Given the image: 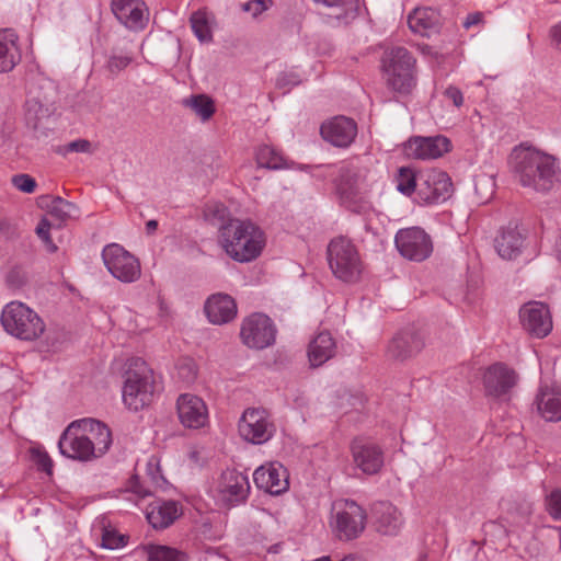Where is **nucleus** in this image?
I'll return each mask as SVG.
<instances>
[{"label":"nucleus","instance_id":"49530a36","mask_svg":"<svg viewBox=\"0 0 561 561\" xmlns=\"http://www.w3.org/2000/svg\"><path fill=\"white\" fill-rule=\"evenodd\" d=\"M31 458L39 470L46 472L47 474H51L53 461L45 450L41 448H32Z\"/></svg>","mask_w":561,"mask_h":561},{"label":"nucleus","instance_id":"680f3d73","mask_svg":"<svg viewBox=\"0 0 561 561\" xmlns=\"http://www.w3.org/2000/svg\"><path fill=\"white\" fill-rule=\"evenodd\" d=\"M280 550H282V543H279V542L272 545L267 548V552L273 553V554L279 553Z\"/></svg>","mask_w":561,"mask_h":561},{"label":"nucleus","instance_id":"20e7f679","mask_svg":"<svg viewBox=\"0 0 561 561\" xmlns=\"http://www.w3.org/2000/svg\"><path fill=\"white\" fill-rule=\"evenodd\" d=\"M416 60L404 47H392L383 53L381 68L388 88L407 95L416 84Z\"/></svg>","mask_w":561,"mask_h":561},{"label":"nucleus","instance_id":"473e14b6","mask_svg":"<svg viewBox=\"0 0 561 561\" xmlns=\"http://www.w3.org/2000/svg\"><path fill=\"white\" fill-rule=\"evenodd\" d=\"M18 36L13 30L0 31V72L11 71L21 59L16 44Z\"/></svg>","mask_w":561,"mask_h":561},{"label":"nucleus","instance_id":"72a5a7b5","mask_svg":"<svg viewBox=\"0 0 561 561\" xmlns=\"http://www.w3.org/2000/svg\"><path fill=\"white\" fill-rule=\"evenodd\" d=\"M179 505L174 501L157 502L147 512L149 524L156 529L169 527L179 517Z\"/></svg>","mask_w":561,"mask_h":561},{"label":"nucleus","instance_id":"5701e85b","mask_svg":"<svg viewBox=\"0 0 561 561\" xmlns=\"http://www.w3.org/2000/svg\"><path fill=\"white\" fill-rule=\"evenodd\" d=\"M423 336L413 329H407L398 332L389 342L387 354L394 360L403 362L417 353L424 347Z\"/></svg>","mask_w":561,"mask_h":561},{"label":"nucleus","instance_id":"774afa93","mask_svg":"<svg viewBox=\"0 0 561 561\" xmlns=\"http://www.w3.org/2000/svg\"><path fill=\"white\" fill-rule=\"evenodd\" d=\"M316 561H331L329 557H322L320 559H317Z\"/></svg>","mask_w":561,"mask_h":561},{"label":"nucleus","instance_id":"4c0bfd02","mask_svg":"<svg viewBox=\"0 0 561 561\" xmlns=\"http://www.w3.org/2000/svg\"><path fill=\"white\" fill-rule=\"evenodd\" d=\"M46 208L48 214L59 221L73 218L79 214V209L76 204L68 202L59 196L48 197Z\"/></svg>","mask_w":561,"mask_h":561},{"label":"nucleus","instance_id":"6e6d98bb","mask_svg":"<svg viewBox=\"0 0 561 561\" xmlns=\"http://www.w3.org/2000/svg\"><path fill=\"white\" fill-rule=\"evenodd\" d=\"M205 215L206 217L213 215L215 218L224 220L227 215V208L222 204H216L214 206H209Z\"/></svg>","mask_w":561,"mask_h":561},{"label":"nucleus","instance_id":"b1692460","mask_svg":"<svg viewBox=\"0 0 561 561\" xmlns=\"http://www.w3.org/2000/svg\"><path fill=\"white\" fill-rule=\"evenodd\" d=\"M180 422L188 428L203 427L208 420L205 402L197 396L181 394L176 403Z\"/></svg>","mask_w":561,"mask_h":561},{"label":"nucleus","instance_id":"f257e3e1","mask_svg":"<svg viewBox=\"0 0 561 561\" xmlns=\"http://www.w3.org/2000/svg\"><path fill=\"white\" fill-rule=\"evenodd\" d=\"M510 164L523 186L538 192L552 188L559 170L556 157L524 145L513 149Z\"/></svg>","mask_w":561,"mask_h":561},{"label":"nucleus","instance_id":"4d7b16f0","mask_svg":"<svg viewBox=\"0 0 561 561\" xmlns=\"http://www.w3.org/2000/svg\"><path fill=\"white\" fill-rule=\"evenodd\" d=\"M549 34L552 45L561 51V22L551 26Z\"/></svg>","mask_w":561,"mask_h":561},{"label":"nucleus","instance_id":"ea45409f","mask_svg":"<svg viewBox=\"0 0 561 561\" xmlns=\"http://www.w3.org/2000/svg\"><path fill=\"white\" fill-rule=\"evenodd\" d=\"M186 105L190 106L203 121L209 119L215 112L214 102L205 94L192 96L186 101Z\"/></svg>","mask_w":561,"mask_h":561},{"label":"nucleus","instance_id":"9b49d317","mask_svg":"<svg viewBox=\"0 0 561 561\" xmlns=\"http://www.w3.org/2000/svg\"><path fill=\"white\" fill-rule=\"evenodd\" d=\"M394 244L399 253L410 261L422 262L433 252L431 237L420 227L400 229L396 233Z\"/></svg>","mask_w":561,"mask_h":561},{"label":"nucleus","instance_id":"ddd939ff","mask_svg":"<svg viewBox=\"0 0 561 561\" xmlns=\"http://www.w3.org/2000/svg\"><path fill=\"white\" fill-rule=\"evenodd\" d=\"M453 183L448 174L437 169H427L419 173L420 204L445 202L451 194Z\"/></svg>","mask_w":561,"mask_h":561},{"label":"nucleus","instance_id":"a878e982","mask_svg":"<svg viewBox=\"0 0 561 561\" xmlns=\"http://www.w3.org/2000/svg\"><path fill=\"white\" fill-rule=\"evenodd\" d=\"M525 247V236L517 224L503 227L494 239V248L503 260H515Z\"/></svg>","mask_w":561,"mask_h":561},{"label":"nucleus","instance_id":"0e129e2a","mask_svg":"<svg viewBox=\"0 0 561 561\" xmlns=\"http://www.w3.org/2000/svg\"><path fill=\"white\" fill-rule=\"evenodd\" d=\"M531 513H533V507L530 504H526L525 507H523V510H522V514L525 517H528L529 515H531Z\"/></svg>","mask_w":561,"mask_h":561},{"label":"nucleus","instance_id":"c756f323","mask_svg":"<svg viewBox=\"0 0 561 561\" xmlns=\"http://www.w3.org/2000/svg\"><path fill=\"white\" fill-rule=\"evenodd\" d=\"M80 422L82 433L91 442L90 446L93 447L94 457L103 456L112 445L110 428L104 423L94 419H82Z\"/></svg>","mask_w":561,"mask_h":561},{"label":"nucleus","instance_id":"e2e57ef3","mask_svg":"<svg viewBox=\"0 0 561 561\" xmlns=\"http://www.w3.org/2000/svg\"><path fill=\"white\" fill-rule=\"evenodd\" d=\"M133 491H134L135 493H137L138 495L142 496V497H144V496L149 495V492H147L146 490H144V489H142L140 485H138V484H136V485H134V486H133Z\"/></svg>","mask_w":561,"mask_h":561},{"label":"nucleus","instance_id":"79ce46f5","mask_svg":"<svg viewBox=\"0 0 561 561\" xmlns=\"http://www.w3.org/2000/svg\"><path fill=\"white\" fill-rule=\"evenodd\" d=\"M178 377L186 385L193 383L197 378V366L194 359L182 357L176 363Z\"/></svg>","mask_w":561,"mask_h":561},{"label":"nucleus","instance_id":"13d9d810","mask_svg":"<svg viewBox=\"0 0 561 561\" xmlns=\"http://www.w3.org/2000/svg\"><path fill=\"white\" fill-rule=\"evenodd\" d=\"M483 19V15L481 12H474L467 15L466 20L463 21L462 25L465 28H470L472 25L479 24Z\"/></svg>","mask_w":561,"mask_h":561},{"label":"nucleus","instance_id":"4468645a","mask_svg":"<svg viewBox=\"0 0 561 561\" xmlns=\"http://www.w3.org/2000/svg\"><path fill=\"white\" fill-rule=\"evenodd\" d=\"M240 436L252 444H263L274 434V424L264 409H247L238 424Z\"/></svg>","mask_w":561,"mask_h":561},{"label":"nucleus","instance_id":"1a4fd4ad","mask_svg":"<svg viewBox=\"0 0 561 561\" xmlns=\"http://www.w3.org/2000/svg\"><path fill=\"white\" fill-rule=\"evenodd\" d=\"M56 100L57 89L54 82L42 80L36 87H33L25 104L27 123L33 128H38L43 119L55 114L57 110Z\"/></svg>","mask_w":561,"mask_h":561},{"label":"nucleus","instance_id":"864d4df0","mask_svg":"<svg viewBox=\"0 0 561 561\" xmlns=\"http://www.w3.org/2000/svg\"><path fill=\"white\" fill-rule=\"evenodd\" d=\"M91 142L87 139H77L66 146V152H90Z\"/></svg>","mask_w":561,"mask_h":561},{"label":"nucleus","instance_id":"cd10ccee","mask_svg":"<svg viewBox=\"0 0 561 561\" xmlns=\"http://www.w3.org/2000/svg\"><path fill=\"white\" fill-rule=\"evenodd\" d=\"M376 530L382 535H397L402 526L398 508L389 502H377L371 507Z\"/></svg>","mask_w":561,"mask_h":561},{"label":"nucleus","instance_id":"c9c22d12","mask_svg":"<svg viewBox=\"0 0 561 561\" xmlns=\"http://www.w3.org/2000/svg\"><path fill=\"white\" fill-rule=\"evenodd\" d=\"M396 188L405 196L415 194L417 202L419 195V173H415L411 168L401 167L394 178Z\"/></svg>","mask_w":561,"mask_h":561},{"label":"nucleus","instance_id":"8fccbe9b","mask_svg":"<svg viewBox=\"0 0 561 561\" xmlns=\"http://www.w3.org/2000/svg\"><path fill=\"white\" fill-rule=\"evenodd\" d=\"M300 83L299 77L294 72H282L276 79V87L287 93L293 87Z\"/></svg>","mask_w":561,"mask_h":561},{"label":"nucleus","instance_id":"f03ea898","mask_svg":"<svg viewBox=\"0 0 561 561\" xmlns=\"http://www.w3.org/2000/svg\"><path fill=\"white\" fill-rule=\"evenodd\" d=\"M371 183L370 172L359 159L343 161L336 165L333 178L334 194L345 209L356 214L367 213L370 209L368 195Z\"/></svg>","mask_w":561,"mask_h":561},{"label":"nucleus","instance_id":"338daca9","mask_svg":"<svg viewBox=\"0 0 561 561\" xmlns=\"http://www.w3.org/2000/svg\"><path fill=\"white\" fill-rule=\"evenodd\" d=\"M556 253L559 260H561V239L556 244Z\"/></svg>","mask_w":561,"mask_h":561},{"label":"nucleus","instance_id":"a18cd8bd","mask_svg":"<svg viewBox=\"0 0 561 561\" xmlns=\"http://www.w3.org/2000/svg\"><path fill=\"white\" fill-rule=\"evenodd\" d=\"M131 62V56L123 51H113L107 60V69L112 73H117L125 69Z\"/></svg>","mask_w":561,"mask_h":561},{"label":"nucleus","instance_id":"603ef678","mask_svg":"<svg viewBox=\"0 0 561 561\" xmlns=\"http://www.w3.org/2000/svg\"><path fill=\"white\" fill-rule=\"evenodd\" d=\"M271 0H249L242 4L245 12H251L253 16L259 15L268 8Z\"/></svg>","mask_w":561,"mask_h":561},{"label":"nucleus","instance_id":"423d86ee","mask_svg":"<svg viewBox=\"0 0 561 561\" xmlns=\"http://www.w3.org/2000/svg\"><path fill=\"white\" fill-rule=\"evenodd\" d=\"M1 323L9 334L24 341H33L45 331L39 316L20 301H11L4 307Z\"/></svg>","mask_w":561,"mask_h":561},{"label":"nucleus","instance_id":"393cba45","mask_svg":"<svg viewBox=\"0 0 561 561\" xmlns=\"http://www.w3.org/2000/svg\"><path fill=\"white\" fill-rule=\"evenodd\" d=\"M255 485L274 495H278L288 488L286 469L278 462L261 466L253 472Z\"/></svg>","mask_w":561,"mask_h":561},{"label":"nucleus","instance_id":"58836bf2","mask_svg":"<svg viewBox=\"0 0 561 561\" xmlns=\"http://www.w3.org/2000/svg\"><path fill=\"white\" fill-rule=\"evenodd\" d=\"M148 561H187L185 552L168 546H150Z\"/></svg>","mask_w":561,"mask_h":561},{"label":"nucleus","instance_id":"f3484780","mask_svg":"<svg viewBox=\"0 0 561 561\" xmlns=\"http://www.w3.org/2000/svg\"><path fill=\"white\" fill-rule=\"evenodd\" d=\"M450 150V141L447 137L438 135L432 137L415 136L404 145V153L409 158L431 160L442 157Z\"/></svg>","mask_w":561,"mask_h":561},{"label":"nucleus","instance_id":"09e8293b","mask_svg":"<svg viewBox=\"0 0 561 561\" xmlns=\"http://www.w3.org/2000/svg\"><path fill=\"white\" fill-rule=\"evenodd\" d=\"M50 222L48 221V219L46 218H43L37 227H36V234L38 236V238L46 244V247L48 248V250L50 252H54L56 251V245L53 243V240L50 238V234H49V231H50Z\"/></svg>","mask_w":561,"mask_h":561},{"label":"nucleus","instance_id":"2f4dec72","mask_svg":"<svg viewBox=\"0 0 561 561\" xmlns=\"http://www.w3.org/2000/svg\"><path fill=\"white\" fill-rule=\"evenodd\" d=\"M336 353V343L332 335L324 331L320 332L313 340L310 341L308 346V358L310 366L316 368L320 367Z\"/></svg>","mask_w":561,"mask_h":561},{"label":"nucleus","instance_id":"a211bd4d","mask_svg":"<svg viewBox=\"0 0 561 561\" xmlns=\"http://www.w3.org/2000/svg\"><path fill=\"white\" fill-rule=\"evenodd\" d=\"M517 381L516 371L503 363L493 364L483 374L485 393L495 398L508 394Z\"/></svg>","mask_w":561,"mask_h":561},{"label":"nucleus","instance_id":"0eeeda50","mask_svg":"<svg viewBox=\"0 0 561 561\" xmlns=\"http://www.w3.org/2000/svg\"><path fill=\"white\" fill-rule=\"evenodd\" d=\"M366 512L356 502L340 500L332 506V526L341 540H353L365 529Z\"/></svg>","mask_w":561,"mask_h":561},{"label":"nucleus","instance_id":"7c9ffc66","mask_svg":"<svg viewBox=\"0 0 561 561\" xmlns=\"http://www.w3.org/2000/svg\"><path fill=\"white\" fill-rule=\"evenodd\" d=\"M538 413L548 422L561 421V389L542 386L536 397Z\"/></svg>","mask_w":561,"mask_h":561},{"label":"nucleus","instance_id":"f8f14e48","mask_svg":"<svg viewBox=\"0 0 561 561\" xmlns=\"http://www.w3.org/2000/svg\"><path fill=\"white\" fill-rule=\"evenodd\" d=\"M102 259L108 272L117 280H137L140 276L138 259L117 243L104 247Z\"/></svg>","mask_w":561,"mask_h":561},{"label":"nucleus","instance_id":"412c9836","mask_svg":"<svg viewBox=\"0 0 561 561\" xmlns=\"http://www.w3.org/2000/svg\"><path fill=\"white\" fill-rule=\"evenodd\" d=\"M115 18L127 28L142 30L148 22V9L142 0H112Z\"/></svg>","mask_w":561,"mask_h":561},{"label":"nucleus","instance_id":"4be33fe9","mask_svg":"<svg viewBox=\"0 0 561 561\" xmlns=\"http://www.w3.org/2000/svg\"><path fill=\"white\" fill-rule=\"evenodd\" d=\"M322 138L339 148L348 147L357 135L356 123L345 116H337L323 123L320 128Z\"/></svg>","mask_w":561,"mask_h":561},{"label":"nucleus","instance_id":"69168bd1","mask_svg":"<svg viewBox=\"0 0 561 561\" xmlns=\"http://www.w3.org/2000/svg\"><path fill=\"white\" fill-rule=\"evenodd\" d=\"M151 461L149 462V474L151 476V480L156 483V484H159V480H158V477L156 473H153V471L151 470Z\"/></svg>","mask_w":561,"mask_h":561},{"label":"nucleus","instance_id":"5fc2aeb1","mask_svg":"<svg viewBox=\"0 0 561 561\" xmlns=\"http://www.w3.org/2000/svg\"><path fill=\"white\" fill-rule=\"evenodd\" d=\"M444 95L446 99L450 100L453 104L457 107L461 106L463 103V96L461 91L456 87H448L444 91Z\"/></svg>","mask_w":561,"mask_h":561},{"label":"nucleus","instance_id":"f704fd0d","mask_svg":"<svg viewBox=\"0 0 561 561\" xmlns=\"http://www.w3.org/2000/svg\"><path fill=\"white\" fill-rule=\"evenodd\" d=\"M256 162L259 167L271 170L288 168V162L284 156L268 145H262L259 147L256 151Z\"/></svg>","mask_w":561,"mask_h":561},{"label":"nucleus","instance_id":"a19ab883","mask_svg":"<svg viewBox=\"0 0 561 561\" xmlns=\"http://www.w3.org/2000/svg\"><path fill=\"white\" fill-rule=\"evenodd\" d=\"M316 4L334 9L337 13L334 18L337 21H346L350 15L353 16V3L348 0H312Z\"/></svg>","mask_w":561,"mask_h":561},{"label":"nucleus","instance_id":"9d476101","mask_svg":"<svg viewBox=\"0 0 561 561\" xmlns=\"http://www.w3.org/2000/svg\"><path fill=\"white\" fill-rule=\"evenodd\" d=\"M276 329L264 313L254 312L242 320L240 337L242 343L255 350H263L275 342Z\"/></svg>","mask_w":561,"mask_h":561},{"label":"nucleus","instance_id":"c85d7f7f","mask_svg":"<svg viewBox=\"0 0 561 561\" xmlns=\"http://www.w3.org/2000/svg\"><path fill=\"white\" fill-rule=\"evenodd\" d=\"M408 24L413 33L431 37L439 33L442 18L436 9L417 8L409 14Z\"/></svg>","mask_w":561,"mask_h":561},{"label":"nucleus","instance_id":"c03bdc74","mask_svg":"<svg viewBox=\"0 0 561 561\" xmlns=\"http://www.w3.org/2000/svg\"><path fill=\"white\" fill-rule=\"evenodd\" d=\"M546 510L554 520H561V488L546 495Z\"/></svg>","mask_w":561,"mask_h":561},{"label":"nucleus","instance_id":"2eb2a0df","mask_svg":"<svg viewBox=\"0 0 561 561\" xmlns=\"http://www.w3.org/2000/svg\"><path fill=\"white\" fill-rule=\"evenodd\" d=\"M80 426H82L80 420L68 425L59 438L58 447L60 453L70 459L89 461L95 458L93 447L90 446L91 442L84 436Z\"/></svg>","mask_w":561,"mask_h":561},{"label":"nucleus","instance_id":"7ed1b4c3","mask_svg":"<svg viewBox=\"0 0 561 561\" xmlns=\"http://www.w3.org/2000/svg\"><path fill=\"white\" fill-rule=\"evenodd\" d=\"M263 230L251 220L229 219L219 228V243L227 255L240 263L254 261L265 247Z\"/></svg>","mask_w":561,"mask_h":561},{"label":"nucleus","instance_id":"aec40b11","mask_svg":"<svg viewBox=\"0 0 561 561\" xmlns=\"http://www.w3.org/2000/svg\"><path fill=\"white\" fill-rule=\"evenodd\" d=\"M354 463L366 474H376L383 466L381 448L363 438H356L351 445Z\"/></svg>","mask_w":561,"mask_h":561},{"label":"nucleus","instance_id":"3c124183","mask_svg":"<svg viewBox=\"0 0 561 561\" xmlns=\"http://www.w3.org/2000/svg\"><path fill=\"white\" fill-rule=\"evenodd\" d=\"M67 334L62 330L49 331L46 341L48 343L47 351H57L66 341Z\"/></svg>","mask_w":561,"mask_h":561},{"label":"nucleus","instance_id":"6e6552de","mask_svg":"<svg viewBox=\"0 0 561 561\" xmlns=\"http://www.w3.org/2000/svg\"><path fill=\"white\" fill-rule=\"evenodd\" d=\"M329 265L341 280L360 276L363 264L354 244L346 238L332 240L328 247Z\"/></svg>","mask_w":561,"mask_h":561},{"label":"nucleus","instance_id":"dca6fc26","mask_svg":"<svg viewBox=\"0 0 561 561\" xmlns=\"http://www.w3.org/2000/svg\"><path fill=\"white\" fill-rule=\"evenodd\" d=\"M519 318L525 331L535 337H545L552 330V320L546 305L529 301L519 310Z\"/></svg>","mask_w":561,"mask_h":561},{"label":"nucleus","instance_id":"bb28decb","mask_svg":"<svg viewBox=\"0 0 561 561\" xmlns=\"http://www.w3.org/2000/svg\"><path fill=\"white\" fill-rule=\"evenodd\" d=\"M204 309L208 320L214 324L228 323L237 316L234 299L224 293H217L208 297Z\"/></svg>","mask_w":561,"mask_h":561},{"label":"nucleus","instance_id":"e433bc0d","mask_svg":"<svg viewBox=\"0 0 561 561\" xmlns=\"http://www.w3.org/2000/svg\"><path fill=\"white\" fill-rule=\"evenodd\" d=\"M191 27L201 42H210L213 38V16L205 10H198L191 15Z\"/></svg>","mask_w":561,"mask_h":561},{"label":"nucleus","instance_id":"39448f33","mask_svg":"<svg viewBox=\"0 0 561 561\" xmlns=\"http://www.w3.org/2000/svg\"><path fill=\"white\" fill-rule=\"evenodd\" d=\"M154 393L152 370L141 358H133L125 373L123 401L131 411L149 405Z\"/></svg>","mask_w":561,"mask_h":561},{"label":"nucleus","instance_id":"de8ad7c7","mask_svg":"<svg viewBox=\"0 0 561 561\" xmlns=\"http://www.w3.org/2000/svg\"><path fill=\"white\" fill-rule=\"evenodd\" d=\"M12 184L23 193L31 194L36 188V181L28 174H16L12 178Z\"/></svg>","mask_w":561,"mask_h":561},{"label":"nucleus","instance_id":"052dcab7","mask_svg":"<svg viewBox=\"0 0 561 561\" xmlns=\"http://www.w3.org/2000/svg\"><path fill=\"white\" fill-rule=\"evenodd\" d=\"M158 228V221L154 219H151L146 222V231L148 234H152Z\"/></svg>","mask_w":561,"mask_h":561},{"label":"nucleus","instance_id":"6ab92c4d","mask_svg":"<svg viewBox=\"0 0 561 561\" xmlns=\"http://www.w3.org/2000/svg\"><path fill=\"white\" fill-rule=\"evenodd\" d=\"M217 489L222 502L229 505L243 503L250 492L248 476L234 469H228L221 473Z\"/></svg>","mask_w":561,"mask_h":561},{"label":"nucleus","instance_id":"37998d69","mask_svg":"<svg viewBox=\"0 0 561 561\" xmlns=\"http://www.w3.org/2000/svg\"><path fill=\"white\" fill-rule=\"evenodd\" d=\"M126 545V537L118 534L111 526H102V547L105 549H117Z\"/></svg>","mask_w":561,"mask_h":561},{"label":"nucleus","instance_id":"bf43d9fd","mask_svg":"<svg viewBox=\"0 0 561 561\" xmlns=\"http://www.w3.org/2000/svg\"><path fill=\"white\" fill-rule=\"evenodd\" d=\"M422 53L424 55H426V56H431L437 62H440V60L444 58V56L442 54H439L438 51L434 50L433 47L427 46V45L422 47Z\"/></svg>","mask_w":561,"mask_h":561}]
</instances>
